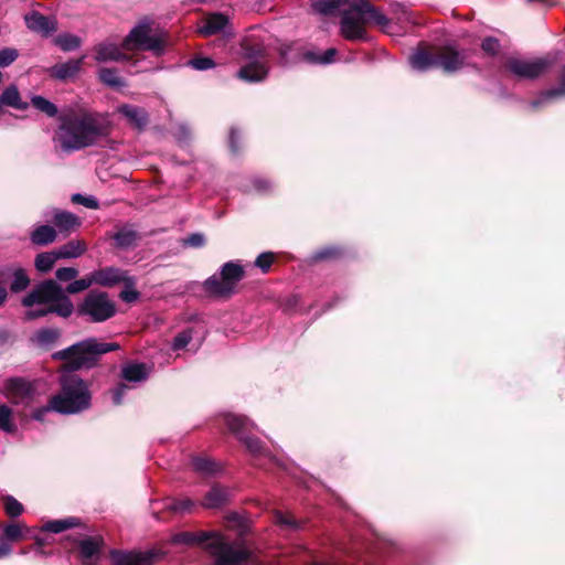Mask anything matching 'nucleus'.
Wrapping results in <instances>:
<instances>
[{
  "label": "nucleus",
  "instance_id": "nucleus-1",
  "mask_svg": "<svg viewBox=\"0 0 565 565\" xmlns=\"http://www.w3.org/2000/svg\"><path fill=\"white\" fill-rule=\"evenodd\" d=\"M119 349L120 345L116 342H100L97 338H88L54 352L53 359L64 361V373L60 377L61 390L52 396L54 412L71 415L88 409L92 403L88 384L74 372L93 369L102 355Z\"/></svg>",
  "mask_w": 565,
  "mask_h": 565
},
{
  "label": "nucleus",
  "instance_id": "nucleus-2",
  "mask_svg": "<svg viewBox=\"0 0 565 565\" xmlns=\"http://www.w3.org/2000/svg\"><path fill=\"white\" fill-rule=\"evenodd\" d=\"M93 285H96L93 273L71 281L65 289L52 279L38 284L21 300L22 306L29 308L24 313V319L35 320L51 313L68 318L74 311V306L67 294L82 292Z\"/></svg>",
  "mask_w": 565,
  "mask_h": 565
},
{
  "label": "nucleus",
  "instance_id": "nucleus-3",
  "mask_svg": "<svg viewBox=\"0 0 565 565\" xmlns=\"http://www.w3.org/2000/svg\"><path fill=\"white\" fill-rule=\"evenodd\" d=\"M170 541L174 545L202 546L215 557L213 565H259L243 541H230L217 531L179 532Z\"/></svg>",
  "mask_w": 565,
  "mask_h": 565
},
{
  "label": "nucleus",
  "instance_id": "nucleus-4",
  "mask_svg": "<svg viewBox=\"0 0 565 565\" xmlns=\"http://www.w3.org/2000/svg\"><path fill=\"white\" fill-rule=\"evenodd\" d=\"M60 129L70 135L74 141L95 138L107 132V115L94 113L79 105L64 107L58 116Z\"/></svg>",
  "mask_w": 565,
  "mask_h": 565
},
{
  "label": "nucleus",
  "instance_id": "nucleus-5",
  "mask_svg": "<svg viewBox=\"0 0 565 565\" xmlns=\"http://www.w3.org/2000/svg\"><path fill=\"white\" fill-rule=\"evenodd\" d=\"M372 22L385 26L390 20L369 1L351 0L342 13L341 34L348 40H364L365 26Z\"/></svg>",
  "mask_w": 565,
  "mask_h": 565
},
{
  "label": "nucleus",
  "instance_id": "nucleus-6",
  "mask_svg": "<svg viewBox=\"0 0 565 565\" xmlns=\"http://www.w3.org/2000/svg\"><path fill=\"white\" fill-rule=\"evenodd\" d=\"M222 419L228 430L245 445L246 450L254 458V466L264 468V460L276 461V459L264 448L259 439L248 435L254 428V424L249 419H247L245 416L232 413L224 414Z\"/></svg>",
  "mask_w": 565,
  "mask_h": 565
},
{
  "label": "nucleus",
  "instance_id": "nucleus-7",
  "mask_svg": "<svg viewBox=\"0 0 565 565\" xmlns=\"http://www.w3.org/2000/svg\"><path fill=\"white\" fill-rule=\"evenodd\" d=\"M241 57L245 62V65L237 72L239 79L256 83L266 78L268 74V63L263 44L254 43L245 39L241 44Z\"/></svg>",
  "mask_w": 565,
  "mask_h": 565
},
{
  "label": "nucleus",
  "instance_id": "nucleus-8",
  "mask_svg": "<svg viewBox=\"0 0 565 565\" xmlns=\"http://www.w3.org/2000/svg\"><path fill=\"white\" fill-rule=\"evenodd\" d=\"M244 277V268L237 262H227L221 269L220 274L212 275L203 282L204 290L213 297L230 298L236 289L237 284Z\"/></svg>",
  "mask_w": 565,
  "mask_h": 565
},
{
  "label": "nucleus",
  "instance_id": "nucleus-9",
  "mask_svg": "<svg viewBox=\"0 0 565 565\" xmlns=\"http://www.w3.org/2000/svg\"><path fill=\"white\" fill-rule=\"evenodd\" d=\"M78 313L92 322H104L116 313V305L105 291L93 290L78 306Z\"/></svg>",
  "mask_w": 565,
  "mask_h": 565
},
{
  "label": "nucleus",
  "instance_id": "nucleus-10",
  "mask_svg": "<svg viewBox=\"0 0 565 565\" xmlns=\"http://www.w3.org/2000/svg\"><path fill=\"white\" fill-rule=\"evenodd\" d=\"M122 49L128 51L146 50L160 55L163 52V42L151 33V23L148 20H143L125 38Z\"/></svg>",
  "mask_w": 565,
  "mask_h": 565
},
{
  "label": "nucleus",
  "instance_id": "nucleus-11",
  "mask_svg": "<svg viewBox=\"0 0 565 565\" xmlns=\"http://www.w3.org/2000/svg\"><path fill=\"white\" fill-rule=\"evenodd\" d=\"M552 65L548 56L534 60L509 58L507 62L508 70L518 77L535 78L546 72Z\"/></svg>",
  "mask_w": 565,
  "mask_h": 565
},
{
  "label": "nucleus",
  "instance_id": "nucleus-12",
  "mask_svg": "<svg viewBox=\"0 0 565 565\" xmlns=\"http://www.w3.org/2000/svg\"><path fill=\"white\" fill-rule=\"evenodd\" d=\"M469 50H458L455 45H445L437 52V67L454 73L467 65Z\"/></svg>",
  "mask_w": 565,
  "mask_h": 565
},
{
  "label": "nucleus",
  "instance_id": "nucleus-13",
  "mask_svg": "<svg viewBox=\"0 0 565 565\" xmlns=\"http://www.w3.org/2000/svg\"><path fill=\"white\" fill-rule=\"evenodd\" d=\"M161 554L157 551H111L113 565H153Z\"/></svg>",
  "mask_w": 565,
  "mask_h": 565
},
{
  "label": "nucleus",
  "instance_id": "nucleus-14",
  "mask_svg": "<svg viewBox=\"0 0 565 565\" xmlns=\"http://www.w3.org/2000/svg\"><path fill=\"white\" fill-rule=\"evenodd\" d=\"M2 394L13 403H21L29 398L33 388L29 381L22 377H10L4 381Z\"/></svg>",
  "mask_w": 565,
  "mask_h": 565
},
{
  "label": "nucleus",
  "instance_id": "nucleus-15",
  "mask_svg": "<svg viewBox=\"0 0 565 565\" xmlns=\"http://www.w3.org/2000/svg\"><path fill=\"white\" fill-rule=\"evenodd\" d=\"M130 275L128 271L118 267L108 266L93 271V279L96 285L103 287H114L124 284Z\"/></svg>",
  "mask_w": 565,
  "mask_h": 565
},
{
  "label": "nucleus",
  "instance_id": "nucleus-16",
  "mask_svg": "<svg viewBox=\"0 0 565 565\" xmlns=\"http://www.w3.org/2000/svg\"><path fill=\"white\" fill-rule=\"evenodd\" d=\"M43 216L46 221L53 222L60 232H70L79 225L75 214L58 209L46 210Z\"/></svg>",
  "mask_w": 565,
  "mask_h": 565
},
{
  "label": "nucleus",
  "instance_id": "nucleus-17",
  "mask_svg": "<svg viewBox=\"0 0 565 565\" xmlns=\"http://www.w3.org/2000/svg\"><path fill=\"white\" fill-rule=\"evenodd\" d=\"M104 540L102 536H88L78 542V556L82 562L99 561Z\"/></svg>",
  "mask_w": 565,
  "mask_h": 565
},
{
  "label": "nucleus",
  "instance_id": "nucleus-18",
  "mask_svg": "<svg viewBox=\"0 0 565 565\" xmlns=\"http://www.w3.org/2000/svg\"><path fill=\"white\" fill-rule=\"evenodd\" d=\"M192 469L204 478H211L220 475L223 467L220 462L213 460L210 457L194 456L191 459Z\"/></svg>",
  "mask_w": 565,
  "mask_h": 565
},
{
  "label": "nucleus",
  "instance_id": "nucleus-19",
  "mask_svg": "<svg viewBox=\"0 0 565 565\" xmlns=\"http://www.w3.org/2000/svg\"><path fill=\"white\" fill-rule=\"evenodd\" d=\"M121 380L132 385L145 382L149 376V370L143 363H127L121 367Z\"/></svg>",
  "mask_w": 565,
  "mask_h": 565
},
{
  "label": "nucleus",
  "instance_id": "nucleus-20",
  "mask_svg": "<svg viewBox=\"0 0 565 565\" xmlns=\"http://www.w3.org/2000/svg\"><path fill=\"white\" fill-rule=\"evenodd\" d=\"M24 20L30 30L43 35H49L56 30L55 22L39 12L26 14Z\"/></svg>",
  "mask_w": 565,
  "mask_h": 565
},
{
  "label": "nucleus",
  "instance_id": "nucleus-21",
  "mask_svg": "<svg viewBox=\"0 0 565 565\" xmlns=\"http://www.w3.org/2000/svg\"><path fill=\"white\" fill-rule=\"evenodd\" d=\"M94 51L97 62L122 61L126 58V54L121 52L120 47L109 41L97 44Z\"/></svg>",
  "mask_w": 565,
  "mask_h": 565
},
{
  "label": "nucleus",
  "instance_id": "nucleus-22",
  "mask_svg": "<svg viewBox=\"0 0 565 565\" xmlns=\"http://www.w3.org/2000/svg\"><path fill=\"white\" fill-rule=\"evenodd\" d=\"M228 24V18L222 13L209 14L198 28L201 35L210 36L223 31Z\"/></svg>",
  "mask_w": 565,
  "mask_h": 565
},
{
  "label": "nucleus",
  "instance_id": "nucleus-23",
  "mask_svg": "<svg viewBox=\"0 0 565 565\" xmlns=\"http://www.w3.org/2000/svg\"><path fill=\"white\" fill-rule=\"evenodd\" d=\"M84 56L78 60H70L65 63H60L50 68V75L60 81H66L74 77L81 70Z\"/></svg>",
  "mask_w": 565,
  "mask_h": 565
},
{
  "label": "nucleus",
  "instance_id": "nucleus-24",
  "mask_svg": "<svg viewBox=\"0 0 565 565\" xmlns=\"http://www.w3.org/2000/svg\"><path fill=\"white\" fill-rule=\"evenodd\" d=\"M60 259L78 258L87 252V244L82 239H71L55 248Z\"/></svg>",
  "mask_w": 565,
  "mask_h": 565
},
{
  "label": "nucleus",
  "instance_id": "nucleus-25",
  "mask_svg": "<svg viewBox=\"0 0 565 565\" xmlns=\"http://www.w3.org/2000/svg\"><path fill=\"white\" fill-rule=\"evenodd\" d=\"M411 66L419 72L437 66V53L426 50H417L409 56Z\"/></svg>",
  "mask_w": 565,
  "mask_h": 565
},
{
  "label": "nucleus",
  "instance_id": "nucleus-26",
  "mask_svg": "<svg viewBox=\"0 0 565 565\" xmlns=\"http://www.w3.org/2000/svg\"><path fill=\"white\" fill-rule=\"evenodd\" d=\"M29 527L19 522L8 523L2 526V539L9 544L30 537Z\"/></svg>",
  "mask_w": 565,
  "mask_h": 565
},
{
  "label": "nucleus",
  "instance_id": "nucleus-27",
  "mask_svg": "<svg viewBox=\"0 0 565 565\" xmlns=\"http://www.w3.org/2000/svg\"><path fill=\"white\" fill-rule=\"evenodd\" d=\"M118 111L138 129H142L147 124V114L141 107L126 104L118 107Z\"/></svg>",
  "mask_w": 565,
  "mask_h": 565
},
{
  "label": "nucleus",
  "instance_id": "nucleus-28",
  "mask_svg": "<svg viewBox=\"0 0 565 565\" xmlns=\"http://www.w3.org/2000/svg\"><path fill=\"white\" fill-rule=\"evenodd\" d=\"M230 498V491L226 488L214 486L204 497L202 502L203 507L215 509L224 505Z\"/></svg>",
  "mask_w": 565,
  "mask_h": 565
},
{
  "label": "nucleus",
  "instance_id": "nucleus-29",
  "mask_svg": "<svg viewBox=\"0 0 565 565\" xmlns=\"http://www.w3.org/2000/svg\"><path fill=\"white\" fill-rule=\"evenodd\" d=\"M30 239L34 245L45 246L56 239V231L50 225H40L31 232Z\"/></svg>",
  "mask_w": 565,
  "mask_h": 565
},
{
  "label": "nucleus",
  "instance_id": "nucleus-30",
  "mask_svg": "<svg viewBox=\"0 0 565 565\" xmlns=\"http://www.w3.org/2000/svg\"><path fill=\"white\" fill-rule=\"evenodd\" d=\"M60 335H61V332L58 329L42 328L34 333L32 341L38 347L47 349V348L52 347L57 341Z\"/></svg>",
  "mask_w": 565,
  "mask_h": 565
},
{
  "label": "nucleus",
  "instance_id": "nucleus-31",
  "mask_svg": "<svg viewBox=\"0 0 565 565\" xmlns=\"http://www.w3.org/2000/svg\"><path fill=\"white\" fill-rule=\"evenodd\" d=\"M113 238L117 247L129 248L136 245L139 236L132 226H124L113 236Z\"/></svg>",
  "mask_w": 565,
  "mask_h": 565
},
{
  "label": "nucleus",
  "instance_id": "nucleus-32",
  "mask_svg": "<svg viewBox=\"0 0 565 565\" xmlns=\"http://www.w3.org/2000/svg\"><path fill=\"white\" fill-rule=\"evenodd\" d=\"M31 105L40 113L44 114L45 116L50 118H54L60 116L57 106L52 103L51 100L46 99L43 96L40 95H33L31 97Z\"/></svg>",
  "mask_w": 565,
  "mask_h": 565
},
{
  "label": "nucleus",
  "instance_id": "nucleus-33",
  "mask_svg": "<svg viewBox=\"0 0 565 565\" xmlns=\"http://www.w3.org/2000/svg\"><path fill=\"white\" fill-rule=\"evenodd\" d=\"M391 12L403 29L416 23L413 12L402 3H393Z\"/></svg>",
  "mask_w": 565,
  "mask_h": 565
},
{
  "label": "nucleus",
  "instance_id": "nucleus-34",
  "mask_svg": "<svg viewBox=\"0 0 565 565\" xmlns=\"http://www.w3.org/2000/svg\"><path fill=\"white\" fill-rule=\"evenodd\" d=\"M79 524V520L76 518H66L63 520H53L45 522L41 530L51 533H61L67 529L75 527Z\"/></svg>",
  "mask_w": 565,
  "mask_h": 565
},
{
  "label": "nucleus",
  "instance_id": "nucleus-35",
  "mask_svg": "<svg viewBox=\"0 0 565 565\" xmlns=\"http://www.w3.org/2000/svg\"><path fill=\"white\" fill-rule=\"evenodd\" d=\"M58 259L55 249L43 252L36 255L34 265L40 273H49Z\"/></svg>",
  "mask_w": 565,
  "mask_h": 565
},
{
  "label": "nucleus",
  "instance_id": "nucleus-36",
  "mask_svg": "<svg viewBox=\"0 0 565 565\" xmlns=\"http://www.w3.org/2000/svg\"><path fill=\"white\" fill-rule=\"evenodd\" d=\"M347 0H313L312 9L321 15L333 14Z\"/></svg>",
  "mask_w": 565,
  "mask_h": 565
},
{
  "label": "nucleus",
  "instance_id": "nucleus-37",
  "mask_svg": "<svg viewBox=\"0 0 565 565\" xmlns=\"http://www.w3.org/2000/svg\"><path fill=\"white\" fill-rule=\"evenodd\" d=\"M194 505H195L194 501L189 498H183V499L169 498L164 501L163 508L173 513L182 514V513L190 512Z\"/></svg>",
  "mask_w": 565,
  "mask_h": 565
},
{
  "label": "nucleus",
  "instance_id": "nucleus-38",
  "mask_svg": "<svg viewBox=\"0 0 565 565\" xmlns=\"http://www.w3.org/2000/svg\"><path fill=\"white\" fill-rule=\"evenodd\" d=\"M99 79L107 86L119 88L125 86V81L118 75L115 68H100L98 73Z\"/></svg>",
  "mask_w": 565,
  "mask_h": 565
},
{
  "label": "nucleus",
  "instance_id": "nucleus-39",
  "mask_svg": "<svg viewBox=\"0 0 565 565\" xmlns=\"http://www.w3.org/2000/svg\"><path fill=\"white\" fill-rule=\"evenodd\" d=\"M338 51L333 47L331 49H328L327 51H324V53L322 55H319L315 52H307L305 53L303 57L307 62L309 63H312V64H330L334 61V57L337 55Z\"/></svg>",
  "mask_w": 565,
  "mask_h": 565
},
{
  "label": "nucleus",
  "instance_id": "nucleus-40",
  "mask_svg": "<svg viewBox=\"0 0 565 565\" xmlns=\"http://www.w3.org/2000/svg\"><path fill=\"white\" fill-rule=\"evenodd\" d=\"M0 429L8 434H12L17 430V426L12 419V411L4 404L0 405Z\"/></svg>",
  "mask_w": 565,
  "mask_h": 565
},
{
  "label": "nucleus",
  "instance_id": "nucleus-41",
  "mask_svg": "<svg viewBox=\"0 0 565 565\" xmlns=\"http://www.w3.org/2000/svg\"><path fill=\"white\" fill-rule=\"evenodd\" d=\"M124 289L120 291V299L125 302H134L138 300L140 294L136 290V278L134 276L128 277V279L122 284Z\"/></svg>",
  "mask_w": 565,
  "mask_h": 565
},
{
  "label": "nucleus",
  "instance_id": "nucleus-42",
  "mask_svg": "<svg viewBox=\"0 0 565 565\" xmlns=\"http://www.w3.org/2000/svg\"><path fill=\"white\" fill-rule=\"evenodd\" d=\"M2 500L4 511L10 518H18L24 512L22 503H20L14 497L8 494L4 495Z\"/></svg>",
  "mask_w": 565,
  "mask_h": 565
},
{
  "label": "nucleus",
  "instance_id": "nucleus-43",
  "mask_svg": "<svg viewBox=\"0 0 565 565\" xmlns=\"http://www.w3.org/2000/svg\"><path fill=\"white\" fill-rule=\"evenodd\" d=\"M55 42L65 52L74 51L81 46V39L70 33L58 35Z\"/></svg>",
  "mask_w": 565,
  "mask_h": 565
},
{
  "label": "nucleus",
  "instance_id": "nucleus-44",
  "mask_svg": "<svg viewBox=\"0 0 565 565\" xmlns=\"http://www.w3.org/2000/svg\"><path fill=\"white\" fill-rule=\"evenodd\" d=\"M558 96H565V67L561 75L559 87L552 88V89L544 92L539 100L533 102V106H537L545 100H548V99H552V98H555Z\"/></svg>",
  "mask_w": 565,
  "mask_h": 565
},
{
  "label": "nucleus",
  "instance_id": "nucleus-45",
  "mask_svg": "<svg viewBox=\"0 0 565 565\" xmlns=\"http://www.w3.org/2000/svg\"><path fill=\"white\" fill-rule=\"evenodd\" d=\"M30 285V279L26 276L25 271L21 268H18L13 273V279L10 285V289L12 292H20L28 288Z\"/></svg>",
  "mask_w": 565,
  "mask_h": 565
},
{
  "label": "nucleus",
  "instance_id": "nucleus-46",
  "mask_svg": "<svg viewBox=\"0 0 565 565\" xmlns=\"http://www.w3.org/2000/svg\"><path fill=\"white\" fill-rule=\"evenodd\" d=\"M194 330L192 328H188L180 333H178L172 342V349L174 351L184 349L192 340Z\"/></svg>",
  "mask_w": 565,
  "mask_h": 565
},
{
  "label": "nucleus",
  "instance_id": "nucleus-47",
  "mask_svg": "<svg viewBox=\"0 0 565 565\" xmlns=\"http://www.w3.org/2000/svg\"><path fill=\"white\" fill-rule=\"evenodd\" d=\"M134 388L132 385H129L125 381L118 383L116 387L111 390V401L115 405H120L124 402V397L126 393Z\"/></svg>",
  "mask_w": 565,
  "mask_h": 565
},
{
  "label": "nucleus",
  "instance_id": "nucleus-48",
  "mask_svg": "<svg viewBox=\"0 0 565 565\" xmlns=\"http://www.w3.org/2000/svg\"><path fill=\"white\" fill-rule=\"evenodd\" d=\"M89 143H60L55 147V153L60 158H64L75 151H78L83 149L85 146H88Z\"/></svg>",
  "mask_w": 565,
  "mask_h": 565
},
{
  "label": "nucleus",
  "instance_id": "nucleus-49",
  "mask_svg": "<svg viewBox=\"0 0 565 565\" xmlns=\"http://www.w3.org/2000/svg\"><path fill=\"white\" fill-rule=\"evenodd\" d=\"M18 56L19 53L15 49L6 47L0 50V67L9 66L17 60Z\"/></svg>",
  "mask_w": 565,
  "mask_h": 565
},
{
  "label": "nucleus",
  "instance_id": "nucleus-50",
  "mask_svg": "<svg viewBox=\"0 0 565 565\" xmlns=\"http://www.w3.org/2000/svg\"><path fill=\"white\" fill-rule=\"evenodd\" d=\"M274 254L270 252L262 253L255 260V266L258 267L263 273H267L273 264Z\"/></svg>",
  "mask_w": 565,
  "mask_h": 565
},
{
  "label": "nucleus",
  "instance_id": "nucleus-51",
  "mask_svg": "<svg viewBox=\"0 0 565 565\" xmlns=\"http://www.w3.org/2000/svg\"><path fill=\"white\" fill-rule=\"evenodd\" d=\"M78 276V270L74 267H61L55 271V277L60 281H72Z\"/></svg>",
  "mask_w": 565,
  "mask_h": 565
},
{
  "label": "nucleus",
  "instance_id": "nucleus-52",
  "mask_svg": "<svg viewBox=\"0 0 565 565\" xmlns=\"http://www.w3.org/2000/svg\"><path fill=\"white\" fill-rule=\"evenodd\" d=\"M277 524L289 527L292 530H298L301 527L300 523L295 520L291 515H286L284 513L278 512L275 516Z\"/></svg>",
  "mask_w": 565,
  "mask_h": 565
},
{
  "label": "nucleus",
  "instance_id": "nucleus-53",
  "mask_svg": "<svg viewBox=\"0 0 565 565\" xmlns=\"http://www.w3.org/2000/svg\"><path fill=\"white\" fill-rule=\"evenodd\" d=\"M189 64L198 71H205L213 68L215 66V62L210 57H194L192 58Z\"/></svg>",
  "mask_w": 565,
  "mask_h": 565
},
{
  "label": "nucleus",
  "instance_id": "nucleus-54",
  "mask_svg": "<svg viewBox=\"0 0 565 565\" xmlns=\"http://www.w3.org/2000/svg\"><path fill=\"white\" fill-rule=\"evenodd\" d=\"M339 255H340V249L338 247L329 246V247H324V248L317 250L313 255V258L316 260H323V259L335 258Z\"/></svg>",
  "mask_w": 565,
  "mask_h": 565
},
{
  "label": "nucleus",
  "instance_id": "nucleus-55",
  "mask_svg": "<svg viewBox=\"0 0 565 565\" xmlns=\"http://www.w3.org/2000/svg\"><path fill=\"white\" fill-rule=\"evenodd\" d=\"M72 201L88 209H98L99 206L98 200L95 196H84L79 193L74 194Z\"/></svg>",
  "mask_w": 565,
  "mask_h": 565
},
{
  "label": "nucleus",
  "instance_id": "nucleus-56",
  "mask_svg": "<svg viewBox=\"0 0 565 565\" xmlns=\"http://www.w3.org/2000/svg\"><path fill=\"white\" fill-rule=\"evenodd\" d=\"M481 49L489 55H495L500 50V43L495 38H486L481 43Z\"/></svg>",
  "mask_w": 565,
  "mask_h": 565
},
{
  "label": "nucleus",
  "instance_id": "nucleus-57",
  "mask_svg": "<svg viewBox=\"0 0 565 565\" xmlns=\"http://www.w3.org/2000/svg\"><path fill=\"white\" fill-rule=\"evenodd\" d=\"M205 242H206V239H205L204 234L192 233L184 239V245L194 247V248H200L205 245Z\"/></svg>",
  "mask_w": 565,
  "mask_h": 565
},
{
  "label": "nucleus",
  "instance_id": "nucleus-58",
  "mask_svg": "<svg viewBox=\"0 0 565 565\" xmlns=\"http://www.w3.org/2000/svg\"><path fill=\"white\" fill-rule=\"evenodd\" d=\"M50 412H54V408L52 407V397L49 401V404L43 407L35 408L32 413V418L38 422H43L46 414Z\"/></svg>",
  "mask_w": 565,
  "mask_h": 565
},
{
  "label": "nucleus",
  "instance_id": "nucleus-59",
  "mask_svg": "<svg viewBox=\"0 0 565 565\" xmlns=\"http://www.w3.org/2000/svg\"><path fill=\"white\" fill-rule=\"evenodd\" d=\"M394 547V543L392 541L383 540L380 541L375 547V553H377L380 556L386 554L388 551H391Z\"/></svg>",
  "mask_w": 565,
  "mask_h": 565
},
{
  "label": "nucleus",
  "instance_id": "nucleus-60",
  "mask_svg": "<svg viewBox=\"0 0 565 565\" xmlns=\"http://www.w3.org/2000/svg\"><path fill=\"white\" fill-rule=\"evenodd\" d=\"M12 553L11 544L0 537V559L9 556Z\"/></svg>",
  "mask_w": 565,
  "mask_h": 565
},
{
  "label": "nucleus",
  "instance_id": "nucleus-61",
  "mask_svg": "<svg viewBox=\"0 0 565 565\" xmlns=\"http://www.w3.org/2000/svg\"><path fill=\"white\" fill-rule=\"evenodd\" d=\"M255 186L257 190L265 192L270 189V183L267 180L257 179L255 180Z\"/></svg>",
  "mask_w": 565,
  "mask_h": 565
},
{
  "label": "nucleus",
  "instance_id": "nucleus-62",
  "mask_svg": "<svg viewBox=\"0 0 565 565\" xmlns=\"http://www.w3.org/2000/svg\"><path fill=\"white\" fill-rule=\"evenodd\" d=\"M10 338V333L9 331H7L6 329H0V345H3L8 342Z\"/></svg>",
  "mask_w": 565,
  "mask_h": 565
},
{
  "label": "nucleus",
  "instance_id": "nucleus-63",
  "mask_svg": "<svg viewBox=\"0 0 565 565\" xmlns=\"http://www.w3.org/2000/svg\"><path fill=\"white\" fill-rule=\"evenodd\" d=\"M204 335H205V330L203 327H199L198 328V347L201 345L203 339H204Z\"/></svg>",
  "mask_w": 565,
  "mask_h": 565
},
{
  "label": "nucleus",
  "instance_id": "nucleus-64",
  "mask_svg": "<svg viewBox=\"0 0 565 565\" xmlns=\"http://www.w3.org/2000/svg\"><path fill=\"white\" fill-rule=\"evenodd\" d=\"M8 297V291L6 288L0 287V307L4 303Z\"/></svg>",
  "mask_w": 565,
  "mask_h": 565
}]
</instances>
